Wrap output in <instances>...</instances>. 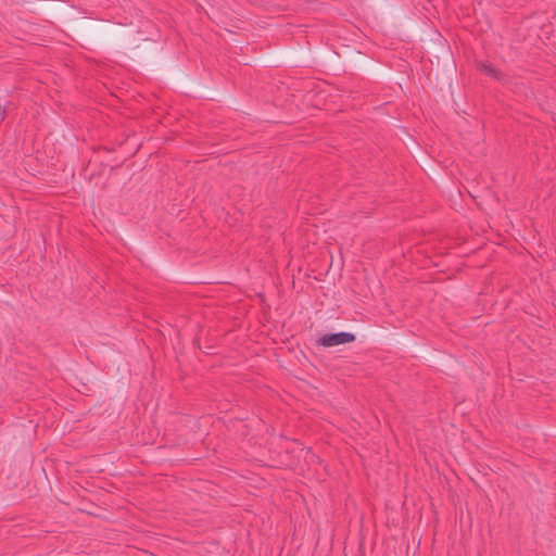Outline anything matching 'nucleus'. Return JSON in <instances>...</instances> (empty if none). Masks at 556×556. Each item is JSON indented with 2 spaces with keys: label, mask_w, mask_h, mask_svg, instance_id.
<instances>
[{
  "label": "nucleus",
  "mask_w": 556,
  "mask_h": 556,
  "mask_svg": "<svg viewBox=\"0 0 556 556\" xmlns=\"http://www.w3.org/2000/svg\"><path fill=\"white\" fill-rule=\"evenodd\" d=\"M355 340H356V337L354 333L342 331V332L324 334L317 340V343L325 348H330V346H336V345H340V344L352 343Z\"/></svg>",
  "instance_id": "f257e3e1"
},
{
  "label": "nucleus",
  "mask_w": 556,
  "mask_h": 556,
  "mask_svg": "<svg viewBox=\"0 0 556 556\" xmlns=\"http://www.w3.org/2000/svg\"><path fill=\"white\" fill-rule=\"evenodd\" d=\"M476 66L480 73L490 76L491 78L497 81H506V75L501 70L496 68L493 64L489 62L478 61L476 63Z\"/></svg>",
  "instance_id": "f03ea898"
},
{
  "label": "nucleus",
  "mask_w": 556,
  "mask_h": 556,
  "mask_svg": "<svg viewBox=\"0 0 556 556\" xmlns=\"http://www.w3.org/2000/svg\"><path fill=\"white\" fill-rule=\"evenodd\" d=\"M5 115H7L5 111L0 106V119L1 121L4 119Z\"/></svg>",
  "instance_id": "7ed1b4c3"
}]
</instances>
